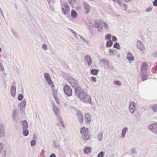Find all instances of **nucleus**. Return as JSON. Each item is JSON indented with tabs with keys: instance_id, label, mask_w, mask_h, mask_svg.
Masks as SVG:
<instances>
[{
	"instance_id": "774afa93",
	"label": "nucleus",
	"mask_w": 157,
	"mask_h": 157,
	"mask_svg": "<svg viewBox=\"0 0 157 157\" xmlns=\"http://www.w3.org/2000/svg\"><path fill=\"white\" fill-rule=\"evenodd\" d=\"M60 123V124H61V125L63 127V128H65V125H64V123H63V122L61 123Z\"/></svg>"
},
{
	"instance_id": "ea45409f",
	"label": "nucleus",
	"mask_w": 157,
	"mask_h": 157,
	"mask_svg": "<svg viewBox=\"0 0 157 157\" xmlns=\"http://www.w3.org/2000/svg\"><path fill=\"white\" fill-rule=\"evenodd\" d=\"M23 98V95L22 94H19L17 97V99L19 101H21Z\"/></svg>"
},
{
	"instance_id": "aec40b11",
	"label": "nucleus",
	"mask_w": 157,
	"mask_h": 157,
	"mask_svg": "<svg viewBox=\"0 0 157 157\" xmlns=\"http://www.w3.org/2000/svg\"><path fill=\"white\" fill-rule=\"evenodd\" d=\"M103 21L99 20V22L97 21L96 20L94 21V24H95V27L98 29L100 28L101 26L100 23H102Z\"/></svg>"
},
{
	"instance_id": "dca6fc26",
	"label": "nucleus",
	"mask_w": 157,
	"mask_h": 157,
	"mask_svg": "<svg viewBox=\"0 0 157 157\" xmlns=\"http://www.w3.org/2000/svg\"><path fill=\"white\" fill-rule=\"evenodd\" d=\"M80 132L82 135L89 133V129L88 128H85L83 127L80 128Z\"/></svg>"
},
{
	"instance_id": "37998d69",
	"label": "nucleus",
	"mask_w": 157,
	"mask_h": 157,
	"mask_svg": "<svg viewBox=\"0 0 157 157\" xmlns=\"http://www.w3.org/2000/svg\"><path fill=\"white\" fill-rule=\"evenodd\" d=\"M52 94L53 97L57 96V90H53V92H52Z\"/></svg>"
},
{
	"instance_id": "6e6552de",
	"label": "nucleus",
	"mask_w": 157,
	"mask_h": 157,
	"mask_svg": "<svg viewBox=\"0 0 157 157\" xmlns=\"http://www.w3.org/2000/svg\"><path fill=\"white\" fill-rule=\"evenodd\" d=\"M83 5L86 10L85 13L86 14H87L90 12L91 9V7L86 1L84 2Z\"/></svg>"
},
{
	"instance_id": "393cba45",
	"label": "nucleus",
	"mask_w": 157,
	"mask_h": 157,
	"mask_svg": "<svg viewBox=\"0 0 157 157\" xmlns=\"http://www.w3.org/2000/svg\"><path fill=\"white\" fill-rule=\"evenodd\" d=\"M17 111V109H15L14 110L12 113V116L14 121L15 120V117L17 116V114H18Z\"/></svg>"
},
{
	"instance_id": "e2e57ef3",
	"label": "nucleus",
	"mask_w": 157,
	"mask_h": 157,
	"mask_svg": "<svg viewBox=\"0 0 157 157\" xmlns=\"http://www.w3.org/2000/svg\"><path fill=\"white\" fill-rule=\"evenodd\" d=\"M12 32L13 35H14L16 37H17V36H18V35L16 33H15V32L14 31L12 30Z\"/></svg>"
},
{
	"instance_id": "a878e982",
	"label": "nucleus",
	"mask_w": 157,
	"mask_h": 157,
	"mask_svg": "<svg viewBox=\"0 0 157 157\" xmlns=\"http://www.w3.org/2000/svg\"><path fill=\"white\" fill-rule=\"evenodd\" d=\"M83 121V117L81 112L79 111V122L82 123Z\"/></svg>"
},
{
	"instance_id": "a211bd4d",
	"label": "nucleus",
	"mask_w": 157,
	"mask_h": 157,
	"mask_svg": "<svg viewBox=\"0 0 157 157\" xmlns=\"http://www.w3.org/2000/svg\"><path fill=\"white\" fill-rule=\"evenodd\" d=\"M91 152V147H86L84 149V153L86 154H90Z\"/></svg>"
},
{
	"instance_id": "39448f33",
	"label": "nucleus",
	"mask_w": 157,
	"mask_h": 157,
	"mask_svg": "<svg viewBox=\"0 0 157 157\" xmlns=\"http://www.w3.org/2000/svg\"><path fill=\"white\" fill-rule=\"evenodd\" d=\"M70 84L71 85L72 87L75 89V93L76 96L78 97V82L71 83L69 82Z\"/></svg>"
},
{
	"instance_id": "603ef678",
	"label": "nucleus",
	"mask_w": 157,
	"mask_h": 157,
	"mask_svg": "<svg viewBox=\"0 0 157 157\" xmlns=\"http://www.w3.org/2000/svg\"><path fill=\"white\" fill-rule=\"evenodd\" d=\"M3 147V144L1 143H0V153L2 151Z\"/></svg>"
},
{
	"instance_id": "a19ab883",
	"label": "nucleus",
	"mask_w": 157,
	"mask_h": 157,
	"mask_svg": "<svg viewBox=\"0 0 157 157\" xmlns=\"http://www.w3.org/2000/svg\"><path fill=\"white\" fill-rule=\"evenodd\" d=\"M104 152L103 151H101L98 155V157H104Z\"/></svg>"
},
{
	"instance_id": "c9c22d12",
	"label": "nucleus",
	"mask_w": 157,
	"mask_h": 157,
	"mask_svg": "<svg viewBox=\"0 0 157 157\" xmlns=\"http://www.w3.org/2000/svg\"><path fill=\"white\" fill-rule=\"evenodd\" d=\"M87 28L88 29L89 32L91 34H92L94 33V31L93 29H92V28H91L90 26L88 25H87Z\"/></svg>"
},
{
	"instance_id": "e433bc0d",
	"label": "nucleus",
	"mask_w": 157,
	"mask_h": 157,
	"mask_svg": "<svg viewBox=\"0 0 157 157\" xmlns=\"http://www.w3.org/2000/svg\"><path fill=\"white\" fill-rule=\"evenodd\" d=\"M114 83L115 85L120 86L121 84V82L119 80H115L114 82Z\"/></svg>"
},
{
	"instance_id": "13d9d810",
	"label": "nucleus",
	"mask_w": 157,
	"mask_h": 157,
	"mask_svg": "<svg viewBox=\"0 0 157 157\" xmlns=\"http://www.w3.org/2000/svg\"><path fill=\"white\" fill-rule=\"evenodd\" d=\"M153 5L155 6H157V0H155L153 2Z\"/></svg>"
},
{
	"instance_id": "72a5a7b5",
	"label": "nucleus",
	"mask_w": 157,
	"mask_h": 157,
	"mask_svg": "<svg viewBox=\"0 0 157 157\" xmlns=\"http://www.w3.org/2000/svg\"><path fill=\"white\" fill-rule=\"evenodd\" d=\"M122 0H116L114 2L120 6L121 7H122Z\"/></svg>"
},
{
	"instance_id": "1a4fd4ad",
	"label": "nucleus",
	"mask_w": 157,
	"mask_h": 157,
	"mask_svg": "<svg viewBox=\"0 0 157 157\" xmlns=\"http://www.w3.org/2000/svg\"><path fill=\"white\" fill-rule=\"evenodd\" d=\"M85 59L89 66H90L92 64V60L90 56L89 55H86L85 57Z\"/></svg>"
},
{
	"instance_id": "c85d7f7f",
	"label": "nucleus",
	"mask_w": 157,
	"mask_h": 157,
	"mask_svg": "<svg viewBox=\"0 0 157 157\" xmlns=\"http://www.w3.org/2000/svg\"><path fill=\"white\" fill-rule=\"evenodd\" d=\"M29 134V131L27 129H23V134L25 136H27Z\"/></svg>"
},
{
	"instance_id": "6ab92c4d",
	"label": "nucleus",
	"mask_w": 157,
	"mask_h": 157,
	"mask_svg": "<svg viewBox=\"0 0 157 157\" xmlns=\"http://www.w3.org/2000/svg\"><path fill=\"white\" fill-rule=\"evenodd\" d=\"M128 130V128L127 127H125L121 131V137L123 138L125 137L126 133Z\"/></svg>"
},
{
	"instance_id": "4c0bfd02",
	"label": "nucleus",
	"mask_w": 157,
	"mask_h": 157,
	"mask_svg": "<svg viewBox=\"0 0 157 157\" xmlns=\"http://www.w3.org/2000/svg\"><path fill=\"white\" fill-rule=\"evenodd\" d=\"M30 144L32 147H34L36 144V142L35 140L33 139L30 142Z\"/></svg>"
},
{
	"instance_id": "338daca9",
	"label": "nucleus",
	"mask_w": 157,
	"mask_h": 157,
	"mask_svg": "<svg viewBox=\"0 0 157 157\" xmlns=\"http://www.w3.org/2000/svg\"><path fill=\"white\" fill-rule=\"evenodd\" d=\"M0 13L2 15L3 17H4V15L2 12V11L1 9V8L0 7Z\"/></svg>"
},
{
	"instance_id": "2eb2a0df",
	"label": "nucleus",
	"mask_w": 157,
	"mask_h": 157,
	"mask_svg": "<svg viewBox=\"0 0 157 157\" xmlns=\"http://www.w3.org/2000/svg\"><path fill=\"white\" fill-rule=\"evenodd\" d=\"M85 121L88 124H90L91 122V117L90 115L88 113H86L85 115Z\"/></svg>"
},
{
	"instance_id": "58836bf2",
	"label": "nucleus",
	"mask_w": 157,
	"mask_h": 157,
	"mask_svg": "<svg viewBox=\"0 0 157 157\" xmlns=\"http://www.w3.org/2000/svg\"><path fill=\"white\" fill-rule=\"evenodd\" d=\"M103 24H104V27L107 30H109V27L108 25L104 21H102Z\"/></svg>"
},
{
	"instance_id": "0eeeda50",
	"label": "nucleus",
	"mask_w": 157,
	"mask_h": 157,
	"mask_svg": "<svg viewBox=\"0 0 157 157\" xmlns=\"http://www.w3.org/2000/svg\"><path fill=\"white\" fill-rule=\"evenodd\" d=\"M44 77L46 82L49 85H51L52 82L51 79L49 74L47 72H45L44 74Z\"/></svg>"
},
{
	"instance_id": "7c9ffc66",
	"label": "nucleus",
	"mask_w": 157,
	"mask_h": 157,
	"mask_svg": "<svg viewBox=\"0 0 157 157\" xmlns=\"http://www.w3.org/2000/svg\"><path fill=\"white\" fill-rule=\"evenodd\" d=\"M63 6H64L66 10L67 11V13H69L70 11V8L67 3H64L63 4Z\"/></svg>"
},
{
	"instance_id": "412c9836",
	"label": "nucleus",
	"mask_w": 157,
	"mask_h": 157,
	"mask_svg": "<svg viewBox=\"0 0 157 157\" xmlns=\"http://www.w3.org/2000/svg\"><path fill=\"white\" fill-rule=\"evenodd\" d=\"M99 71L98 69H92L90 70V73L94 75H97L98 74Z\"/></svg>"
},
{
	"instance_id": "4d7b16f0",
	"label": "nucleus",
	"mask_w": 157,
	"mask_h": 157,
	"mask_svg": "<svg viewBox=\"0 0 157 157\" xmlns=\"http://www.w3.org/2000/svg\"><path fill=\"white\" fill-rule=\"evenodd\" d=\"M42 48L43 49L46 50L47 48V46L45 44H43L42 45Z\"/></svg>"
},
{
	"instance_id": "473e14b6",
	"label": "nucleus",
	"mask_w": 157,
	"mask_h": 157,
	"mask_svg": "<svg viewBox=\"0 0 157 157\" xmlns=\"http://www.w3.org/2000/svg\"><path fill=\"white\" fill-rule=\"evenodd\" d=\"M111 37L112 35L111 34H108L106 35L105 37V40H111Z\"/></svg>"
},
{
	"instance_id": "f3484780",
	"label": "nucleus",
	"mask_w": 157,
	"mask_h": 157,
	"mask_svg": "<svg viewBox=\"0 0 157 157\" xmlns=\"http://www.w3.org/2000/svg\"><path fill=\"white\" fill-rule=\"evenodd\" d=\"M16 91V87L14 86H11L10 88V94L13 97L15 96Z\"/></svg>"
},
{
	"instance_id": "69168bd1",
	"label": "nucleus",
	"mask_w": 157,
	"mask_h": 157,
	"mask_svg": "<svg viewBox=\"0 0 157 157\" xmlns=\"http://www.w3.org/2000/svg\"><path fill=\"white\" fill-rule=\"evenodd\" d=\"M49 157H56V156L54 153H52L50 155Z\"/></svg>"
},
{
	"instance_id": "20e7f679",
	"label": "nucleus",
	"mask_w": 157,
	"mask_h": 157,
	"mask_svg": "<svg viewBox=\"0 0 157 157\" xmlns=\"http://www.w3.org/2000/svg\"><path fill=\"white\" fill-rule=\"evenodd\" d=\"M149 129L152 132L157 135V122H155L148 126Z\"/></svg>"
},
{
	"instance_id": "680f3d73",
	"label": "nucleus",
	"mask_w": 157,
	"mask_h": 157,
	"mask_svg": "<svg viewBox=\"0 0 157 157\" xmlns=\"http://www.w3.org/2000/svg\"><path fill=\"white\" fill-rule=\"evenodd\" d=\"M132 151L134 154H136L137 152L136 151V149L135 148H132L131 149Z\"/></svg>"
},
{
	"instance_id": "79ce46f5",
	"label": "nucleus",
	"mask_w": 157,
	"mask_h": 157,
	"mask_svg": "<svg viewBox=\"0 0 157 157\" xmlns=\"http://www.w3.org/2000/svg\"><path fill=\"white\" fill-rule=\"evenodd\" d=\"M97 137L99 141H101L102 139V134L100 133L98 134Z\"/></svg>"
},
{
	"instance_id": "5701e85b",
	"label": "nucleus",
	"mask_w": 157,
	"mask_h": 157,
	"mask_svg": "<svg viewBox=\"0 0 157 157\" xmlns=\"http://www.w3.org/2000/svg\"><path fill=\"white\" fill-rule=\"evenodd\" d=\"M100 63H102L103 64L105 65L108 67L109 65V61L105 60H101L100 61Z\"/></svg>"
},
{
	"instance_id": "f03ea898",
	"label": "nucleus",
	"mask_w": 157,
	"mask_h": 157,
	"mask_svg": "<svg viewBox=\"0 0 157 157\" xmlns=\"http://www.w3.org/2000/svg\"><path fill=\"white\" fill-rule=\"evenodd\" d=\"M147 71L145 70L144 66H143L141 69V75L140 76L142 81H144L147 79L148 76L147 75Z\"/></svg>"
},
{
	"instance_id": "49530a36",
	"label": "nucleus",
	"mask_w": 157,
	"mask_h": 157,
	"mask_svg": "<svg viewBox=\"0 0 157 157\" xmlns=\"http://www.w3.org/2000/svg\"><path fill=\"white\" fill-rule=\"evenodd\" d=\"M122 4L123 5V6L124 10V11H126L127 10V9L128 7L127 4L125 3H123Z\"/></svg>"
},
{
	"instance_id": "8fccbe9b",
	"label": "nucleus",
	"mask_w": 157,
	"mask_h": 157,
	"mask_svg": "<svg viewBox=\"0 0 157 157\" xmlns=\"http://www.w3.org/2000/svg\"><path fill=\"white\" fill-rule=\"evenodd\" d=\"M91 80L92 81L94 82H96L97 81V79L94 76H92L91 77Z\"/></svg>"
},
{
	"instance_id": "5fc2aeb1",
	"label": "nucleus",
	"mask_w": 157,
	"mask_h": 157,
	"mask_svg": "<svg viewBox=\"0 0 157 157\" xmlns=\"http://www.w3.org/2000/svg\"><path fill=\"white\" fill-rule=\"evenodd\" d=\"M152 10V8L151 7H149L146 9V11L147 12H150Z\"/></svg>"
},
{
	"instance_id": "7ed1b4c3",
	"label": "nucleus",
	"mask_w": 157,
	"mask_h": 157,
	"mask_svg": "<svg viewBox=\"0 0 157 157\" xmlns=\"http://www.w3.org/2000/svg\"><path fill=\"white\" fill-rule=\"evenodd\" d=\"M63 90L64 93L67 96H70L72 95V90L70 86L66 85L64 86Z\"/></svg>"
},
{
	"instance_id": "b1692460",
	"label": "nucleus",
	"mask_w": 157,
	"mask_h": 157,
	"mask_svg": "<svg viewBox=\"0 0 157 157\" xmlns=\"http://www.w3.org/2000/svg\"><path fill=\"white\" fill-rule=\"evenodd\" d=\"M1 125L2 126V128H0V138L2 137H4L5 136V133L4 132L2 127L3 125L2 124H1Z\"/></svg>"
},
{
	"instance_id": "9b49d317",
	"label": "nucleus",
	"mask_w": 157,
	"mask_h": 157,
	"mask_svg": "<svg viewBox=\"0 0 157 157\" xmlns=\"http://www.w3.org/2000/svg\"><path fill=\"white\" fill-rule=\"evenodd\" d=\"M90 138V135L89 133L82 135V138L85 141L88 140Z\"/></svg>"
},
{
	"instance_id": "052dcab7",
	"label": "nucleus",
	"mask_w": 157,
	"mask_h": 157,
	"mask_svg": "<svg viewBox=\"0 0 157 157\" xmlns=\"http://www.w3.org/2000/svg\"><path fill=\"white\" fill-rule=\"evenodd\" d=\"M68 1L71 5H72L73 4L74 2H75V0H68Z\"/></svg>"
},
{
	"instance_id": "4468645a",
	"label": "nucleus",
	"mask_w": 157,
	"mask_h": 157,
	"mask_svg": "<svg viewBox=\"0 0 157 157\" xmlns=\"http://www.w3.org/2000/svg\"><path fill=\"white\" fill-rule=\"evenodd\" d=\"M26 104V101L25 99H24L20 103H19L18 105V107L20 106V109L22 111V107H25Z\"/></svg>"
},
{
	"instance_id": "bf43d9fd",
	"label": "nucleus",
	"mask_w": 157,
	"mask_h": 157,
	"mask_svg": "<svg viewBox=\"0 0 157 157\" xmlns=\"http://www.w3.org/2000/svg\"><path fill=\"white\" fill-rule=\"evenodd\" d=\"M152 56L154 57H157V51L155 52L154 53L152 54Z\"/></svg>"
},
{
	"instance_id": "423d86ee",
	"label": "nucleus",
	"mask_w": 157,
	"mask_h": 157,
	"mask_svg": "<svg viewBox=\"0 0 157 157\" xmlns=\"http://www.w3.org/2000/svg\"><path fill=\"white\" fill-rule=\"evenodd\" d=\"M128 108L131 113H133L136 110V105L135 103L133 101H130L129 104Z\"/></svg>"
},
{
	"instance_id": "a18cd8bd",
	"label": "nucleus",
	"mask_w": 157,
	"mask_h": 157,
	"mask_svg": "<svg viewBox=\"0 0 157 157\" xmlns=\"http://www.w3.org/2000/svg\"><path fill=\"white\" fill-rule=\"evenodd\" d=\"M57 118L59 120L60 123H61L63 122V120L62 119V117L60 115L57 117Z\"/></svg>"
},
{
	"instance_id": "cd10ccee",
	"label": "nucleus",
	"mask_w": 157,
	"mask_h": 157,
	"mask_svg": "<svg viewBox=\"0 0 157 157\" xmlns=\"http://www.w3.org/2000/svg\"><path fill=\"white\" fill-rule=\"evenodd\" d=\"M71 15L72 18H75L77 16V13L75 11L72 10L71 11Z\"/></svg>"
},
{
	"instance_id": "9d476101",
	"label": "nucleus",
	"mask_w": 157,
	"mask_h": 157,
	"mask_svg": "<svg viewBox=\"0 0 157 157\" xmlns=\"http://www.w3.org/2000/svg\"><path fill=\"white\" fill-rule=\"evenodd\" d=\"M53 109L55 115L57 117L60 115L59 113V109L55 105H53Z\"/></svg>"
},
{
	"instance_id": "c03bdc74",
	"label": "nucleus",
	"mask_w": 157,
	"mask_h": 157,
	"mask_svg": "<svg viewBox=\"0 0 157 157\" xmlns=\"http://www.w3.org/2000/svg\"><path fill=\"white\" fill-rule=\"evenodd\" d=\"M152 110L155 112L157 111V104H155L152 107Z\"/></svg>"
},
{
	"instance_id": "6e6d98bb",
	"label": "nucleus",
	"mask_w": 157,
	"mask_h": 157,
	"mask_svg": "<svg viewBox=\"0 0 157 157\" xmlns=\"http://www.w3.org/2000/svg\"><path fill=\"white\" fill-rule=\"evenodd\" d=\"M61 9L64 15L66 14L67 12V11L65 10L63 7H62Z\"/></svg>"
},
{
	"instance_id": "2f4dec72",
	"label": "nucleus",
	"mask_w": 157,
	"mask_h": 157,
	"mask_svg": "<svg viewBox=\"0 0 157 157\" xmlns=\"http://www.w3.org/2000/svg\"><path fill=\"white\" fill-rule=\"evenodd\" d=\"M113 47L116 48L117 49H120L121 48L119 44L117 42L115 43L113 45Z\"/></svg>"
},
{
	"instance_id": "bb28decb",
	"label": "nucleus",
	"mask_w": 157,
	"mask_h": 157,
	"mask_svg": "<svg viewBox=\"0 0 157 157\" xmlns=\"http://www.w3.org/2000/svg\"><path fill=\"white\" fill-rule=\"evenodd\" d=\"M113 44V42L112 40L108 41L106 43V47H110Z\"/></svg>"
},
{
	"instance_id": "09e8293b",
	"label": "nucleus",
	"mask_w": 157,
	"mask_h": 157,
	"mask_svg": "<svg viewBox=\"0 0 157 157\" xmlns=\"http://www.w3.org/2000/svg\"><path fill=\"white\" fill-rule=\"evenodd\" d=\"M117 37L115 36H112V41L116 42L117 41Z\"/></svg>"
},
{
	"instance_id": "f704fd0d",
	"label": "nucleus",
	"mask_w": 157,
	"mask_h": 157,
	"mask_svg": "<svg viewBox=\"0 0 157 157\" xmlns=\"http://www.w3.org/2000/svg\"><path fill=\"white\" fill-rule=\"evenodd\" d=\"M116 50L115 49L113 50L112 49H110L109 52V54L110 55H113L114 54V52Z\"/></svg>"
},
{
	"instance_id": "f8f14e48",
	"label": "nucleus",
	"mask_w": 157,
	"mask_h": 157,
	"mask_svg": "<svg viewBox=\"0 0 157 157\" xmlns=\"http://www.w3.org/2000/svg\"><path fill=\"white\" fill-rule=\"evenodd\" d=\"M127 55V56L126 58L128 61H131L134 60V57L132 56L131 52H128Z\"/></svg>"
},
{
	"instance_id": "de8ad7c7",
	"label": "nucleus",
	"mask_w": 157,
	"mask_h": 157,
	"mask_svg": "<svg viewBox=\"0 0 157 157\" xmlns=\"http://www.w3.org/2000/svg\"><path fill=\"white\" fill-rule=\"evenodd\" d=\"M54 98L55 99L56 101V102H57V103L58 104H59V97L57 96H56L54 97Z\"/></svg>"
},
{
	"instance_id": "f257e3e1",
	"label": "nucleus",
	"mask_w": 157,
	"mask_h": 157,
	"mask_svg": "<svg viewBox=\"0 0 157 157\" xmlns=\"http://www.w3.org/2000/svg\"><path fill=\"white\" fill-rule=\"evenodd\" d=\"M81 88L79 87V98L84 103H91V98L84 91H80Z\"/></svg>"
},
{
	"instance_id": "864d4df0",
	"label": "nucleus",
	"mask_w": 157,
	"mask_h": 157,
	"mask_svg": "<svg viewBox=\"0 0 157 157\" xmlns=\"http://www.w3.org/2000/svg\"><path fill=\"white\" fill-rule=\"evenodd\" d=\"M70 80V81L71 82V83H73V82H77V81L75 78H71Z\"/></svg>"
},
{
	"instance_id": "4be33fe9",
	"label": "nucleus",
	"mask_w": 157,
	"mask_h": 157,
	"mask_svg": "<svg viewBox=\"0 0 157 157\" xmlns=\"http://www.w3.org/2000/svg\"><path fill=\"white\" fill-rule=\"evenodd\" d=\"M22 128L24 129H27L28 128V124L27 121L26 120H24L21 121Z\"/></svg>"
},
{
	"instance_id": "0e129e2a",
	"label": "nucleus",
	"mask_w": 157,
	"mask_h": 157,
	"mask_svg": "<svg viewBox=\"0 0 157 157\" xmlns=\"http://www.w3.org/2000/svg\"><path fill=\"white\" fill-rule=\"evenodd\" d=\"M0 69L2 71H3L4 70V68L2 66V64L0 63Z\"/></svg>"
},
{
	"instance_id": "c756f323",
	"label": "nucleus",
	"mask_w": 157,
	"mask_h": 157,
	"mask_svg": "<svg viewBox=\"0 0 157 157\" xmlns=\"http://www.w3.org/2000/svg\"><path fill=\"white\" fill-rule=\"evenodd\" d=\"M79 38L80 39L82 40L86 44L88 43L89 42V40H88L86 39V38L83 37L82 36L79 35Z\"/></svg>"
},
{
	"instance_id": "ddd939ff",
	"label": "nucleus",
	"mask_w": 157,
	"mask_h": 157,
	"mask_svg": "<svg viewBox=\"0 0 157 157\" xmlns=\"http://www.w3.org/2000/svg\"><path fill=\"white\" fill-rule=\"evenodd\" d=\"M137 45L138 48L141 50H144V45L142 42L138 40H137Z\"/></svg>"
},
{
	"instance_id": "3c124183",
	"label": "nucleus",
	"mask_w": 157,
	"mask_h": 157,
	"mask_svg": "<svg viewBox=\"0 0 157 157\" xmlns=\"http://www.w3.org/2000/svg\"><path fill=\"white\" fill-rule=\"evenodd\" d=\"M73 109L75 112H77L76 115L78 118V109H76L75 108H73Z\"/></svg>"
}]
</instances>
